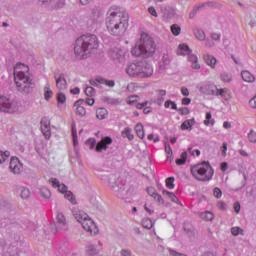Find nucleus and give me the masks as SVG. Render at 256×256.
Masks as SVG:
<instances>
[{
    "label": "nucleus",
    "mask_w": 256,
    "mask_h": 256,
    "mask_svg": "<svg viewBox=\"0 0 256 256\" xmlns=\"http://www.w3.org/2000/svg\"><path fill=\"white\" fill-rule=\"evenodd\" d=\"M57 101L58 103H65V101H67V96H65L63 92H59L57 94Z\"/></svg>",
    "instance_id": "49"
},
{
    "label": "nucleus",
    "mask_w": 256,
    "mask_h": 256,
    "mask_svg": "<svg viewBox=\"0 0 256 256\" xmlns=\"http://www.w3.org/2000/svg\"><path fill=\"white\" fill-rule=\"evenodd\" d=\"M148 12L150 13V15H152V17H158L157 10H155V7H149Z\"/></svg>",
    "instance_id": "53"
},
{
    "label": "nucleus",
    "mask_w": 256,
    "mask_h": 256,
    "mask_svg": "<svg viewBox=\"0 0 256 256\" xmlns=\"http://www.w3.org/2000/svg\"><path fill=\"white\" fill-rule=\"evenodd\" d=\"M122 137L129 139V141H133L135 136H133L131 128L127 127L122 131Z\"/></svg>",
    "instance_id": "30"
},
{
    "label": "nucleus",
    "mask_w": 256,
    "mask_h": 256,
    "mask_svg": "<svg viewBox=\"0 0 256 256\" xmlns=\"http://www.w3.org/2000/svg\"><path fill=\"white\" fill-rule=\"evenodd\" d=\"M188 61L189 63H192V69H201V65H199V59L197 58V55L191 54V52L188 55Z\"/></svg>",
    "instance_id": "19"
},
{
    "label": "nucleus",
    "mask_w": 256,
    "mask_h": 256,
    "mask_svg": "<svg viewBox=\"0 0 256 256\" xmlns=\"http://www.w3.org/2000/svg\"><path fill=\"white\" fill-rule=\"evenodd\" d=\"M148 141H154V143H159V136L153 135V134H149L148 135Z\"/></svg>",
    "instance_id": "55"
},
{
    "label": "nucleus",
    "mask_w": 256,
    "mask_h": 256,
    "mask_svg": "<svg viewBox=\"0 0 256 256\" xmlns=\"http://www.w3.org/2000/svg\"><path fill=\"white\" fill-rule=\"evenodd\" d=\"M95 145H97V140H95V138H89L86 141V147H88L90 150L95 149Z\"/></svg>",
    "instance_id": "41"
},
{
    "label": "nucleus",
    "mask_w": 256,
    "mask_h": 256,
    "mask_svg": "<svg viewBox=\"0 0 256 256\" xmlns=\"http://www.w3.org/2000/svg\"><path fill=\"white\" fill-rule=\"evenodd\" d=\"M85 95H87V97H93V95H95V88L91 86H87L85 88Z\"/></svg>",
    "instance_id": "45"
},
{
    "label": "nucleus",
    "mask_w": 256,
    "mask_h": 256,
    "mask_svg": "<svg viewBox=\"0 0 256 256\" xmlns=\"http://www.w3.org/2000/svg\"><path fill=\"white\" fill-rule=\"evenodd\" d=\"M0 111L2 113H16L19 111V103L5 96H0Z\"/></svg>",
    "instance_id": "7"
},
{
    "label": "nucleus",
    "mask_w": 256,
    "mask_h": 256,
    "mask_svg": "<svg viewBox=\"0 0 256 256\" xmlns=\"http://www.w3.org/2000/svg\"><path fill=\"white\" fill-rule=\"evenodd\" d=\"M231 234L234 237H237V235H243V229L241 227H232L231 228Z\"/></svg>",
    "instance_id": "43"
},
{
    "label": "nucleus",
    "mask_w": 256,
    "mask_h": 256,
    "mask_svg": "<svg viewBox=\"0 0 256 256\" xmlns=\"http://www.w3.org/2000/svg\"><path fill=\"white\" fill-rule=\"evenodd\" d=\"M211 39H213V41H219L221 39V34L220 33H212Z\"/></svg>",
    "instance_id": "58"
},
{
    "label": "nucleus",
    "mask_w": 256,
    "mask_h": 256,
    "mask_svg": "<svg viewBox=\"0 0 256 256\" xmlns=\"http://www.w3.org/2000/svg\"><path fill=\"white\" fill-rule=\"evenodd\" d=\"M98 83H101L102 85H107V87H115V81L113 80H105L103 78L96 79Z\"/></svg>",
    "instance_id": "34"
},
{
    "label": "nucleus",
    "mask_w": 256,
    "mask_h": 256,
    "mask_svg": "<svg viewBox=\"0 0 256 256\" xmlns=\"http://www.w3.org/2000/svg\"><path fill=\"white\" fill-rule=\"evenodd\" d=\"M41 131L45 139H51V121L49 118L44 117L41 120Z\"/></svg>",
    "instance_id": "12"
},
{
    "label": "nucleus",
    "mask_w": 256,
    "mask_h": 256,
    "mask_svg": "<svg viewBox=\"0 0 256 256\" xmlns=\"http://www.w3.org/2000/svg\"><path fill=\"white\" fill-rule=\"evenodd\" d=\"M187 163V152H183L180 158L176 159V165H185Z\"/></svg>",
    "instance_id": "36"
},
{
    "label": "nucleus",
    "mask_w": 256,
    "mask_h": 256,
    "mask_svg": "<svg viewBox=\"0 0 256 256\" xmlns=\"http://www.w3.org/2000/svg\"><path fill=\"white\" fill-rule=\"evenodd\" d=\"M146 193L158 203V205H165V200L163 199V196H161L159 193H157V189L155 187L150 186L146 188Z\"/></svg>",
    "instance_id": "11"
},
{
    "label": "nucleus",
    "mask_w": 256,
    "mask_h": 256,
    "mask_svg": "<svg viewBox=\"0 0 256 256\" xmlns=\"http://www.w3.org/2000/svg\"><path fill=\"white\" fill-rule=\"evenodd\" d=\"M193 125H195L194 119L186 120L181 124V129L182 131H187V129H191Z\"/></svg>",
    "instance_id": "26"
},
{
    "label": "nucleus",
    "mask_w": 256,
    "mask_h": 256,
    "mask_svg": "<svg viewBox=\"0 0 256 256\" xmlns=\"http://www.w3.org/2000/svg\"><path fill=\"white\" fill-rule=\"evenodd\" d=\"M10 171L14 173V175H19L21 171H23V164L19 161V158L12 157L10 160Z\"/></svg>",
    "instance_id": "13"
},
{
    "label": "nucleus",
    "mask_w": 256,
    "mask_h": 256,
    "mask_svg": "<svg viewBox=\"0 0 256 256\" xmlns=\"http://www.w3.org/2000/svg\"><path fill=\"white\" fill-rule=\"evenodd\" d=\"M178 113H180V115H189V108H180Z\"/></svg>",
    "instance_id": "57"
},
{
    "label": "nucleus",
    "mask_w": 256,
    "mask_h": 256,
    "mask_svg": "<svg viewBox=\"0 0 256 256\" xmlns=\"http://www.w3.org/2000/svg\"><path fill=\"white\" fill-rule=\"evenodd\" d=\"M165 183L167 189H175V177H168Z\"/></svg>",
    "instance_id": "38"
},
{
    "label": "nucleus",
    "mask_w": 256,
    "mask_h": 256,
    "mask_svg": "<svg viewBox=\"0 0 256 256\" xmlns=\"http://www.w3.org/2000/svg\"><path fill=\"white\" fill-rule=\"evenodd\" d=\"M222 157H227V143L222 144Z\"/></svg>",
    "instance_id": "60"
},
{
    "label": "nucleus",
    "mask_w": 256,
    "mask_h": 256,
    "mask_svg": "<svg viewBox=\"0 0 256 256\" xmlns=\"http://www.w3.org/2000/svg\"><path fill=\"white\" fill-rule=\"evenodd\" d=\"M249 105L252 109H256V95L249 101Z\"/></svg>",
    "instance_id": "61"
},
{
    "label": "nucleus",
    "mask_w": 256,
    "mask_h": 256,
    "mask_svg": "<svg viewBox=\"0 0 256 256\" xmlns=\"http://www.w3.org/2000/svg\"><path fill=\"white\" fill-rule=\"evenodd\" d=\"M142 225H143L144 229H152L153 228V220H151L149 218H145L142 221Z\"/></svg>",
    "instance_id": "39"
},
{
    "label": "nucleus",
    "mask_w": 256,
    "mask_h": 256,
    "mask_svg": "<svg viewBox=\"0 0 256 256\" xmlns=\"http://www.w3.org/2000/svg\"><path fill=\"white\" fill-rule=\"evenodd\" d=\"M54 79L56 81V89H58V91H67V80L65 79L64 74H55Z\"/></svg>",
    "instance_id": "14"
},
{
    "label": "nucleus",
    "mask_w": 256,
    "mask_h": 256,
    "mask_svg": "<svg viewBox=\"0 0 256 256\" xmlns=\"http://www.w3.org/2000/svg\"><path fill=\"white\" fill-rule=\"evenodd\" d=\"M194 35L199 41H205V32H203V30H195Z\"/></svg>",
    "instance_id": "40"
},
{
    "label": "nucleus",
    "mask_w": 256,
    "mask_h": 256,
    "mask_svg": "<svg viewBox=\"0 0 256 256\" xmlns=\"http://www.w3.org/2000/svg\"><path fill=\"white\" fill-rule=\"evenodd\" d=\"M169 253H170V256H187L185 254L178 253L175 250H170Z\"/></svg>",
    "instance_id": "63"
},
{
    "label": "nucleus",
    "mask_w": 256,
    "mask_h": 256,
    "mask_svg": "<svg viewBox=\"0 0 256 256\" xmlns=\"http://www.w3.org/2000/svg\"><path fill=\"white\" fill-rule=\"evenodd\" d=\"M53 97V90H51V86H49V84H47L44 87V99L46 101H49V99H51Z\"/></svg>",
    "instance_id": "27"
},
{
    "label": "nucleus",
    "mask_w": 256,
    "mask_h": 256,
    "mask_svg": "<svg viewBox=\"0 0 256 256\" xmlns=\"http://www.w3.org/2000/svg\"><path fill=\"white\" fill-rule=\"evenodd\" d=\"M14 82L18 91L29 93L33 80L29 74V66L18 63L14 67Z\"/></svg>",
    "instance_id": "4"
},
{
    "label": "nucleus",
    "mask_w": 256,
    "mask_h": 256,
    "mask_svg": "<svg viewBox=\"0 0 256 256\" xmlns=\"http://www.w3.org/2000/svg\"><path fill=\"white\" fill-rule=\"evenodd\" d=\"M41 195H43V197H45V199H49V197H51V191H49V189H47V188H42Z\"/></svg>",
    "instance_id": "50"
},
{
    "label": "nucleus",
    "mask_w": 256,
    "mask_h": 256,
    "mask_svg": "<svg viewBox=\"0 0 256 256\" xmlns=\"http://www.w3.org/2000/svg\"><path fill=\"white\" fill-rule=\"evenodd\" d=\"M56 229L61 231V229H67V220L65 219V215L59 212L56 215Z\"/></svg>",
    "instance_id": "16"
},
{
    "label": "nucleus",
    "mask_w": 256,
    "mask_h": 256,
    "mask_svg": "<svg viewBox=\"0 0 256 256\" xmlns=\"http://www.w3.org/2000/svg\"><path fill=\"white\" fill-rule=\"evenodd\" d=\"M73 215L76 221H78V223L82 225L84 231L90 233L91 235H97V233H99V228L97 227V224H95V221H93V219H91V217H89L87 213L79 210L74 211Z\"/></svg>",
    "instance_id": "6"
},
{
    "label": "nucleus",
    "mask_w": 256,
    "mask_h": 256,
    "mask_svg": "<svg viewBox=\"0 0 256 256\" xmlns=\"http://www.w3.org/2000/svg\"><path fill=\"white\" fill-rule=\"evenodd\" d=\"M204 61L206 65H209L212 69H215V65H217V59L214 56L211 55H205Z\"/></svg>",
    "instance_id": "23"
},
{
    "label": "nucleus",
    "mask_w": 256,
    "mask_h": 256,
    "mask_svg": "<svg viewBox=\"0 0 256 256\" xmlns=\"http://www.w3.org/2000/svg\"><path fill=\"white\" fill-rule=\"evenodd\" d=\"M164 107L165 109H169V107L171 109H173L174 111H176L177 109V104L171 100H167L165 103H164Z\"/></svg>",
    "instance_id": "44"
},
{
    "label": "nucleus",
    "mask_w": 256,
    "mask_h": 256,
    "mask_svg": "<svg viewBox=\"0 0 256 256\" xmlns=\"http://www.w3.org/2000/svg\"><path fill=\"white\" fill-rule=\"evenodd\" d=\"M113 143V139L109 136L103 137L101 141L96 144L95 151L96 153H101L102 151H107L109 145Z\"/></svg>",
    "instance_id": "10"
},
{
    "label": "nucleus",
    "mask_w": 256,
    "mask_h": 256,
    "mask_svg": "<svg viewBox=\"0 0 256 256\" xmlns=\"http://www.w3.org/2000/svg\"><path fill=\"white\" fill-rule=\"evenodd\" d=\"M227 93H229V90H227V88L217 89L216 91V95H220L221 97H225Z\"/></svg>",
    "instance_id": "51"
},
{
    "label": "nucleus",
    "mask_w": 256,
    "mask_h": 256,
    "mask_svg": "<svg viewBox=\"0 0 256 256\" xmlns=\"http://www.w3.org/2000/svg\"><path fill=\"white\" fill-rule=\"evenodd\" d=\"M20 195H21L22 199H29V196L31 195V192L27 188H22Z\"/></svg>",
    "instance_id": "46"
},
{
    "label": "nucleus",
    "mask_w": 256,
    "mask_h": 256,
    "mask_svg": "<svg viewBox=\"0 0 256 256\" xmlns=\"http://www.w3.org/2000/svg\"><path fill=\"white\" fill-rule=\"evenodd\" d=\"M9 157H11V153L9 151H0V165L1 163H5L6 160L9 159Z\"/></svg>",
    "instance_id": "37"
},
{
    "label": "nucleus",
    "mask_w": 256,
    "mask_h": 256,
    "mask_svg": "<svg viewBox=\"0 0 256 256\" xmlns=\"http://www.w3.org/2000/svg\"><path fill=\"white\" fill-rule=\"evenodd\" d=\"M110 56L116 61H125V52L123 50H113L110 52Z\"/></svg>",
    "instance_id": "17"
},
{
    "label": "nucleus",
    "mask_w": 256,
    "mask_h": 256,
    "mask_svg": "<svg viewBox=\"0 0 256 256\" xmlns=\"http://www.w3.org/2000/svg\"><path fill=\"white\" fill-rule=\"evenodd\" d=\"M64 197H65V199L70 201V203H72V205H75L77 203V200L75 199V196L73 195V192H71V191H67L64 194Z\"/></svg>",
    "instance_id": "35"
},
{
    "label": "nucleus",
    "mask_w": 256,
    "mask_h": 256,
    "mask_svg": "<svg viewBox=\"0 0 256 256\" xmlns=\"http://www.w3.org/2000/svg\"><path fill=\"white\" fill-rule=\"evenodd\" d=\"M162 195L163 197H165L166 199H169L172 201V203H179V198H177V196L175 195V193L173 192H169L167 190H163L162 191Z\"/></svg>",
    "instance_id": "21"
},
{
    "label": "nucleus",
    "mask_w": 256,
    "mask_h": 256,
    "mask_svg": "<svg viewBox=\"0 0 256 256\" xmlns=\"http://www.w3.org/2000/svg\"><path fill=\"white\" fill-rule=\"evenodd\" d=\"M204 125H206V127H209V125H211V126L215 125V119H213L211 112H206V118L204 120Z\"/></svg>",
    "instance_id": "29"
},
{
    "label": "nucleus",
    "mask_w": 256,
    "mask_h": 256,
    "mask_svg": "<svg viewBox=\"0 0 256 256\" xmlns=\"http://www.w3.org/2000/svg\"><path fill=\"white\" fill-rule=\"evenodd\" d=\"M191 174L197 181H211L214 171L209 162H202L191 168Z\"/></svg>",
    "instance_id": "5"
},
{
    "label": "nucleus",
    "mask_w": 256,
    "mask_h": 256,
    "mask_svg": "<svg viewBox=\"0 0 256 256\" xmlns=\"http://www.w3.org/2000/svg\"><path fill=\"white\" fill-rule=\"evenodd\" d=\"M155 41L147 34H141L139 41L132 48L131 53L134 57H153L155 55Z\"/></svg>",
    "instance_id": "3"
},
{
    "label": "nucleus",
    "mask_w": 256,
    "mask_h": 256,
    "mask_svg": "<svg viewBox=\"0 0 256 256\" xmlns=\"http://www.w3.org/2000/svg\"><path fill=\"white\" fill-rule=\"evenodd\" d=\"M52 1L57 3V7H63L65 5V0H42V3H51Z\"/></svg>",
    "instance_id": "48"
},
{
    "label": "nucleus",
    "mask_w": 256,
    "mask_h": 256,
    "mask_svg": "<svg viewBox=\"0 0 256 256\" xmlns=\"http://www.w3.org/2000/svg\"><path fill=\"white\" fill-rule=\"evenodd\" d=\"M221 195H222L221 189L215 188L214 189V197H216L217 199H220Z\"/></svg>",
    "instance_id": "59"
},
{
    "label": "nucleus",
    "mask_w": 256,
    "mask_h": 256,
    "mask_svg": "<svg viewBox=\"0 0 256 256\" xmlns=\"http://www.w3.org/2000/svg\"><path fill=\"white\" fill-rule=\"evenodd\" d=\"M128 77L141 79V62H131L125 68Z\"/></svg>",
    "instance_id": "8"
},
{
    "label": "nucleus",
    "mask_w": 256,
    "mask_h": 256,
    "mask_svg": "<svg viewBox=\"0 0 256 256\" xmlns=\"http://www.w3.org/2000/svg\"><path fill=\"white\" fill-rule=\"evenodd\" d=\"M135 87H137V84L130 83V84H128L127 89H128V91L133 92V91H135Z\"/></svg>",
    "instance_id": "64"
},
{
    "label": "nucleus",
    "mask_w": 256,
    "mask_h": 256,
    "mask_svg": "<svg viewBox=\"0 0 256 256\" xmlns=\"http://www.w3.org/2000/svg\"><path fill=\"white\" fill-rule=\"evenodd\" d=\"M98 48L99 40L96 35H83L76 40L74 53L78 59H87Z\"/></svg>",
    "instance_id": "2"
},
{
    "label": "nucleus",
    "mask_w": 256,
    "mask_h": 256,
    "mask_svg": "<svg viewBox=\"0 0 256 256\" xmlns=\"http://www.w3.org/2000/svg\"><path fill=\"white\" fill-rule=\"evenodd\" d=\"M190 53H191V49L187 44H180L178 46L177 55L188 56Z\"/></svg>",
    "instance_id": "20"
},
{
    "label": "nucleus",
    "mask_w": 256,
    "mask_h": 256,
    "mask_svg": "<svg viewBox=\"0 0 256 256\" xmlns=\"http://www.w3.org/2000/svg\"><path fill=\"white\" fill-rule=\"evenodd\" d=\"M135 131H136V135H137V137H139V139L145 138V129L143 127V124H141V123L136 124Z\"/></svg>",
    "instance_id": "24"
},
{
    "label": "nucleus",
    "mask_w": 256,
    "mask_h": 256,
    "mask_svg": "<svg viewBox=\"0 0 256 256\" xmlns=\"http://www.w3.org/2000/svg\"><path fill=\"white\" fill-rule=\"evenodd\" d=\"M170 30L172 35H174V37H179V35H181V26L178 24H173L170 27Z\"/></svg>",
    "instance_id": "31"
},
{
    "label": "nucleus",
    "mask_w": 256,
    "mask_h": 256,
    "mask_svg": "<svg viewBox=\"0 0 256 256\" xmlns=\"http://www.w3.org/2000/svg\"><path fill=\"white\" fill-rule=\"evenodd\" d=\"M137 101H139V96H129L127 99H126V103L128 105H135L137 103Z\"/></svg>",
    "instance_id": "42"
},
{
    "label": "nucleus",
    "mask_w": 256,
    "mask_h": 256,
    "mask_svg": "<svg viewBox=\"0 0 256 256\" xmlns=\"http://www.w3.org/2000/svg\"><path fill=\"white\" fill-rule=\"evenodd\" d=\"M149 104V102L145 101L144 103H135V107L136 109H143L144 107H147V105Z\"/></svg>",
    "instance_id": "54"
},
{
    "label": "nucleus",
    "mask_w": 256,
    "mask_h": 256,
    "mask_svg": "<svg viewBox=\"0 0 256 256\" xmlns=\"http://www.w3.org/2000/svg\"><path fill=\"white\" fill-rule=\"evenodd\" d=\"M105 25L110 35L121 37L129 29V17L118 6H112L107 12Z\"/></svg>",
    "instance_id": "1"
},
{
    "label": "nucleus",
    "mask_w": 256,
    "mask_h": 256,
    "mask_svg": "<svg viewBox=\"0 0 256 256\" xmlns=\"http://www.w3.org/2000/svg\"><path fill=\"white\" fill-rule=\"evenodd\" d=\"M50 182L52 183V187H56L60 193L66 194L67 186L65 184H60L57 179H51Z\"/></svg>",
    "instance_id": "18"
},
{
    "label": "nucleus",
    "mask_w": 256,
    "mask_h": 256,
    "mask_svg": "<svg viewBox=\"0 0 256 256\" xmlns=\"http://www.w3.org/2000/svg\"><path fill=\"white\" fill-rule=\"evenodd\" d=\"M97 253H99V250H97V248L94 245H89L86 247L87 256H94L97 255Z\"/></svg>",
    "instance_id": "32"
},
{
    "label": "nucleus",
    "mask_w": 256,
    "mask_h": 256,
    "mask_svg": "<svg viewBox=\"0 0 256 256\" xmlns=\"http://www.w3.org/2000/svg\"><path fill=\"white\" fill-rule=\"evenodd\" d=\"M241 75H242L243 81H245L246 83H253V81H255V76L247 70L242 71Z\"/></svg>",
    "instance_id": "22"
},
{
    "label": "nucleus",
    "mask_w": 256,
    "mask_h": 256,
    "mask_svg": "<svg viewBox=\"0 0 256 256\" xmlns=\"http://www.w3.org/2000/svg\"><path fill=\"white\" fill-rule=\"evenodd\" d=\"M200 217H201V219H204V221H213V219L215 218L213 213L210 211L201 213Z\"/></svg>",
    "instance_id": "33"
},
{
    "label": "nucleus",
    "mask_w": 256,
    "mask_h": 256,
    "mask_svg": "<svg viewBox=\"0 0 256 256\" xmlns=\"http://www.w3.org/2000/svg\"><path fill=\"white\" fill-rule=\"evenodd\" d=\"M221 79L222 81H224V83H229V81H231V75H229L228 73H223L221 75Z\"/></svg>",
    "instance_id": "52"
},
{
    "label": "nucleus",
    "mask_w": 256,
    "mask_h": 256,
    "mask_svg": "<svg viewBox=\"0 0 256 256\" xmlns=\"http://www.w3.org/2000/svg\"><path fill=\"white\" fill-rule=\"evenodd\" d=\"M84 105L85 101L83 100H78L74 103L75 114L78 117H85V115H87V110Z\"/></svg>",
    "instance_id": "15"
},
{
    "label": "nucleus",
    "mask_w": 256,
    "mask_h": 256,
    "mask_svg": "<svg viewBox=\"0 0 256 256\" xmlns=\"http://www.w3.org/2000/svg\"><path fill=\"white\" fill-rule=\"evenodd\" d=\"M248 140L250 141V143H256V132H255V130H250V132L248 133Z\"/></svg>",
    "instance_id": "47"
},
{
    "label": "nucleus",
    "mask_w": 256,
    "mask_h": 256,
    "mask_svg": "<svg viewBox=\"0 0 256 256\" xmlns=\"http://www.w3.org/2000/svg\"><path fill=\"white\" fill-rule=\"evenodd\" d=\"M188 152L191 153L193 156L199 157L201 155V151L199 149L192 150L191 148L188 149Z\"/></svg>",
    "instance_id": "56"
},
{
    "label": "nucleus",
    "mask_w": 256,
    "mask_h": 256,
    "mask_svg": "<svg viewBox=\"0 0 256 256\" xmlns=\"http://www.w3.org/2000/svg\"><path fill=\"white\" fill-rule=\"evenodd\" d=\"M234 211L235 213H239V211H241V204L239 202L234 203Z\"/></svg>",
    "instance_id": "62"
},
{
    "label": "nucleus",
    "mask_w": 256,
    "mask_h": 256,
    "mask_svg": "<svg viewBox=\"0 0 256 256\" xmlns=\"http://www.w3.org/2000/svg\"><path fill=\"white\" fill-rule=\"evenodd\" d=\"M153 65L149 62H140V79H149L153 77Z\"/></svg>",
    "instance_id": "9"
},
{
    "label": "nucleus",
    "mask_w": 256,
    "mask_h": 256,
    "mask_svg": "<svg viewBox=\"0 0 256 256\" xmlns=\"http://www.w3.org/2000/svg\"><path fill=\"white\" fill-rule=\"evenodd\" d=\"M107 115H108L107 109H105V108H98L96 110L97 119L103 120L107 117Z\"/></svg>",
    "instance_id": "28"
},
{
    "label": "nucleus",
    "mask_w": 256,
    "mask_h": 256,
    "mask_svg": "<svg viewBox=\"0 0 256 256\" xmlns=\"http://www.w3.org/2000/svg\"><path fill=\"white\" fill-rule=\"evenodd\" d=\"M165 153L167 161H170V163L173 161V149H171V145L169 143H165Z\"/></svg>",
    "instance_id": "25"
}]
</instances>
